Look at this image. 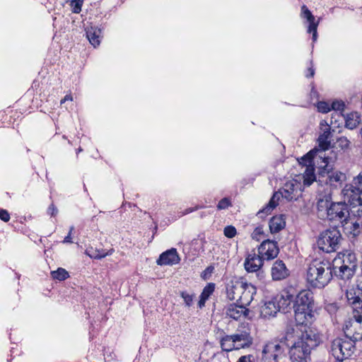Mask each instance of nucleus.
Listing matches in <instances>:
<instances>
[{
  "label": "nucleus",
  "instance_id": "nucleus-23",
  "mask_svg": "<svg viewBox=\"0 0 362 362\" xmlns=\"http://www.w3.org/2000/svg\"><path fill=\"white\" fill-rule=\"evenodd\" d=\"M302 160L305 161L306 165L305 170L303 173V183L304 185L310 186L314 181L316 180L315 175V169L313 165H311L310 158H302Z\"/></svg>",
  "mask_w": 362,
  "mask_h": 362
},
{
  "label": "nucleus",
  "instance_id": "nucleus-41",
  "mask_svg": "<svg viewBox=\"0 0 362 362\" xmlns=\"http://www.w3.org/2000/svg\"><path fill=\"white\" fill-rule=\"evenodd\" d=\"M351 230L355 235H362V221L361 223L355 222L352 224Z\"/></svg>",
  "mask_w": 362,
  "mask_h": 362
},
{
  "label": "nucleus",
  "instance_id": "nucleus-14",
  "mask_svg": "<svg viewBox=\"0 0 362 362\" xmlns=\"http://www.w3.org/2000/svg\"><path fill=\"white\" fill-rule=\"evenodd\" d=\"M273 300L279 311L286 313L291 308V303H293V296L289 291L284 290L273 298Z\"/></svg>",
  "mask_w": 362,
  "mask_h": 362
},
{
  "label": "nucleus",
  "instance_id": "nucleus-3",
  "mask_svg": "<svg viewBox=\"0 0 362 362\" xmlns=\"http://www.w3.org/2000/svg\"><path fill=\"white\" fill-rule=\"evenodd\" d=\"M320 344V337L313 331H305L294 341L289 350L291 362H309L310 352Z\"/></svg>",
  "mask_w": 362,
  "mask_h": 362
},
{
  "label": "nucleus",
  "instance_id": "nucleus-9",
  "mask_svg": "<svg viewBox=\"0 0 362 362\" xmlns=\"http://www.w3.org/2000/svg\"><path fill=\"white\" fill-rule=\"evenodd\" d=\"M325 165L322 168L320 175L322 177L327 174L326 183L334 185L336 183L342 184L346 179L344 173L339 171H332V166L330 165V158L328 157L323 158Z\"/></svg>",
  "mask_w": 362,
  "mask_h": 362
},
{
  "label": "nucleus",
  "instance_id": "nucleus-22",
  "mask_svg": "<svg viewBox=\"0 0 362 362\" xmlns=\"http://www.w3.org/2000/svg\"><path fill=\"white\" fill-rule=\"evenodd\" d=\"M301 9L303 17L305 18L309 22L308 32L313 34V40L315 42L317 37V28L318 23L315 22L314 16L305 5L302 6Z\"/></svg>",
  "mask_w": 362,
  "mask_h": 362
},
{
  "label": "nucleus",
  "instance_id": "nucleus-34",
  "mask_svg": "<svg viewBox=\"0 0 362 362\" xmlns=\"http://www.w3.org/2000/svg\"><path fill=\"white\" fill-rule=\"evenodd\" d=\"M337 144L341 149L346 150L349 148L350 141L345 136H341L337 139Z\"/></svg>",
  "mask_w": 362,
  "mask_h": 362
},
{
  "label": "nucleus",
  "instance_id": "nucleus-26",
  "mask_svg": "<svg viewBox=\"0 0 362 362\" xmlns=\"http://www.w3.org/2000/svg\"><path fill=\"white\" fill-rule=\"evenodd\" d=\"M286 221L283 216H276L269 221V229L272 233H276L284 228Z\"/></svg>",
  "mask_w": 362,
  "mask_h": 362
},
{
  "label": "nucleus",
  "instance_id": "nucleus-50",
  "mask_svg": "<svg viewBox=\"0 0 362 362\" xmlns=\"http://www.w3.org/2000/svg\"><path fill=\"white\" fill-rule=\"evenodd\" d=\"M74 230V226H71V228L69 229V232L68 234L71 235V233L73 232Z\"/></svg>",
  "mask_w": 362,
  "mask_h": 362
},
{
  "label": "nucleus",
  "instance_id": "nucleus-24",
  "mask_svg": "<svg viewBox=\"0 0 362 362\" xmlns=\"http://www.w3.org/2000/svg\"><path fill=\"white\" fill-rule=\"evenodd\" d=\"M333 271L338 278L343 280H349L354 275L356 269L347 266L340 265L337 267L336 265L332 267V272Z\"/></svg>",
  "mask_w": 362,
  "mask_h": 362
},
{
  "label": "nucleus",
  "instance_id": "nucleus-42",
  "mask_svg": "<svg viewBox=\"0 0 362 362\" xmlns=\"http://www.w3.org/2000/svg\"><path fill=\"white\" fill-rule=\"evenodd\" d=\"M331 110H343L344 107V103L342 101H334L331 105Z\"/></svg>",
  "mask_w": 362,
  "mask_h": 362
},
{
  "label": "nucleus",
  "instance_id": "nucleus-20",
  "mask_svg": "<svg viewBox=\"0 0 362 362\" xmlns=\"http://www.w3.org/2000/svg\"><path fill=\"white\" fill-rule=\"evenodd\" d=\"M340 262L341 265L350 267L353 269H356L357 259L355 253L351 251L346 250L344 253H340L338 255V258L334 259L336 264Z\"/></svg>",
  "mask_w": 362,
  "mask_h": 362
},
{
  "label": "nucleus",
  "instance_id": "nucleus-38",
  "mask_svg": "<svg viewBox=\"0 0 362 362\" xmlns=\"http://www.w3.org/2000/svg\"><path fill=\"white\" fill-rule=\"evenodd\" d=\"M352 184L362 192V170L353 178Z\"/></svg>",
  "mask_w": 362,
  "mask_h": 362
},
{
  "label": "nucleus",
  "instance_id": "nucleus-13",
  "mask_svg": "<svg viewBox=\"0 0 362 362\" xmlns=\"http://www.w3.org/2000/svg\"><path fill=\"white\" fill-rule=\"evenodd\" d=\"M279 250L277 243L274 240H265L258 247V253L264 259H272L275 258L279 254Z\"/></svg>",
  "mask_w": 362,
  "mask_h": 362
},
{
  "label": "nucleus",
  "instance_id": "nucleus-39",
  "mask_svg": "<svg viewBox=\"0 0 362 362\" xmlns=\"http://www.w3.org/2000/svg\"><path fill=\"white\" fill-rule=\"evenodd\" d=\"M319 112L327 113L331 110V107L329 103L326 102H319L317 105Z\"/></svg>",
  "mask_w": 362,
  "mask_h": 362
},
{
  "label": "nucleus",
  "instance_id": "nucleus-36",
  "mask_svg": "<svg viewBox=\"0 0 362 362\" xmlns=\"http://www.w3.org/2000/svg\"><path fill=\"white\" fill-rule=\"evenodd\" d=\"M83 5V0H74L71 2L72 12L74 13H79L81 11Z\"/></svg>",
  "mask_w": 362,
  "mask_h": 362
},
{
  "label": "nucleus",
  "instance_id": "nucleus-15",
  "mask_svg": "<svg viewBox=\"0 0 362 362\" xmlns=\"http://www.w3.org/2000/svg\"><path fill=\"white\" fill-rule=\"evenodd\" d=\"M300 184L296 180H289L279 190L281 197L290 202L296 199Z\"/></svg>",
  "mask_w": 362,
  "mask_h": 362
},
{
  "label": "nucleus",
  "instance_id": "nucleus-48",
  "mask_svg": "<svg viewBox=\"0 0 362 362\" xmlns=\"http://www.w3.org/2000/svg\"><path fill=\"white\" fill-rule=\"evenodd\" d=\"M67 100H72L71 95H65L64 98L63 99H62L61 104H63L64 103H65Z\"/></svg>",
  "mask_w": 362,
  "mask_h": 362
},
{
  "label": "nucleus",
  "instance_id": "nucleus-25",
  "mask_svg": "<svg viewBox=\"0 0 362 362\" xmlns=\"http://www.w3.org/2000/svg\"><path fill=\"white\" fill-rule=\"evenodd\" d=\"M278 312L279 311L276 303L274 302L273 298L265 302V303L261 307L260 310L261 316L264 318L274 317Z\"/></svg>",
  "mask_w": 362,
  "mask_h": 362
},
{
  "label": "nucleus",
  "instance_id": "nucleus-17",
  "mask_svg": "<svg viewBox=\"0 0 362 362\" xmlns=\"http://www.w3.org/2000/svg\"><path fill=\"white\" fill-rule=\"evenodd\" d=\"M249 313V310L243 305H237L232 303L226 308V315L227 317L239 320L245 317Z\"/></svg>",
  "mask_w": 362,
  "mask_h": 362
},
{
  "label": "nucleus",
  "instance_id": "nucleus-47",
  "mask_svg": "<svg viewBox=\"0 0 362 362\" xmlns=\"http://www.w3.org/2000/svg\"><path fill=\"white\" fill-rule=\"evenodd\" d=\"M71 235L70 234H68L64 239L63 240V243H73L72 240H71Z\"/></svg>",
  "mask_w": 362,
  "mask_h": 362
},
{
  "label": "nucleus",
  "instance_id": "nucleus-1",
  "mask_svg": "<svg viewBox=\"0 0 362 362\" xmlns=\"http://www.w3.org/2000/svg\"><path fill=\"white\" fill-rule=\"evenodd\" d=\"M349 323L350 327L346 325L345 337L335 339L331 346L332 355L340 361L350 357L355 351V342L362 340V332L355 330L358 326L356 325V321Z\"/></svg>",
  "mask_w": 362,
  "mask_h": 362
},
{
  "label": "nucleus",
  "instance_id": "nucleus-43",
  "mask_svg": "<svg viewBox=\"0 0 362 362\" xmlns=\"http://www.w3.org/2000/svg\"><path fill=\"white\" fill-rule=\"evenodd\" d=\"M0 218L4 222H7L10 219V215L6 210H0Z\"/></svg>",
  "mask_w": 362,
  "mask_h": 362
},
{
  "label": "nucleus",
  "instance_id": "nucleus-32",
  "mask_svg": "<svg viewBox=\"0 0 362 362\" xmlns=\"http://www.w3.org/2000/svg\"><path fill=\"white\" fill-rule=\"evenodd\" d=\"M51 276L53 279L59 281H64L69 276L68 272L63 268H58L56 271H52Z\"/></svg>",
  "mask_w": 362,
  "mask_h": 362
},
{
  "label": "nucleus",
  "instance_id": "nucleus-44",
  "mask_svg": "<svg viewBox=\"0 0 362 362\" xmlns=\"http://www.w3.org/2000/svg\"><path fill=\"white\" fill-rule=\"evenodd\" d=\"M237 362H254V356L252 355H246L241 356Z\"/></svg>",
  "mask_w": 362,
  "mask_h": 362
},
{
  "label": "nucleus",
  "instance_id": "nucleus-49",
  "mask_svg": "<svg viewBox=\"0 0 362 362\" xmlns=\"http://www.w3.org/2000/svg\"><path fill=\"white\" fill-rule=\"evenodd\" d=\"M198 208H199L198 206H197L195 208H188V209H185V212L183 213V215L189 214V213L194 211V210H197Z\"/></svg>",
  "mask_w": 362,
  "mask_h": 362
},
{
  "label": "nucleus",
  "instance_id": "nucleus-27",
  "mask_svg": "<svg viewBox=\"0 0 362 362\" xmlns=\"http://www.w3.org/2000/svg\"><path fill=\"white\" fill-rule=\"evenodd\" d=\"M100 30L97 28H93L88 29L86 31L87 37L90 42V43L94 47H96L100 45Z\"/></svg>",
  "mask_w": 362,
  "mask_h": 362
},
{
  "label": "nucleus",
  "instance_id": "nucleus-2",
  "mask_svg": "<svg viewBox=\"0 0 362 362\" xmlns=\"http://www.w3.org/2000/svg\"><path fill=\"white\" fill-rule=\"evenodd\" d=\"M317 214L322 220L339 221L342 222L349 216L346 203L332 202L331 194H319L317 202Z\"/></svg>",
  "mask_w": 362,
  "mask_h": 362
},
{
  "label": "nucleus",
  "instance_id": "nucleus-45",
  "mask_svg": "<svg viewBox=\"0 0 362 362\" xmlns=\"http://www.w3.org/2000/svg\"><path fill=\"white\" fill-rule=\"evenodd\" d=\"M48 214H50L52 216H55L57 214V209L56 206L52 204L49 208H48Z\"/></svg>",
  "mask_w": 362,
  "mask_h": 362
},
{
  "label": "nucleus",
  "instance_id": "nucleus-5",
  "mask_svg": "<svg viewBox=\"0 0 362 362\" xmlns=\"http://www.w3.org/2000/svg\"><path fill=\"white\" fill-rule=\"evenodd\" d=\"M332 276V265L327 260L315 259L310 263L307 269L306 280L313 288H324Z\"/></svg>",
  "mask_w": 362,
  "mask_h": 362
},
{
  "label": "nucleus",
  "instance_id": "nucleus-21",
  "mask_svg": "<svg viewBox=\"0 0 362 362\" xmlns=\"http://www.w3.org/2000/svg\"><path fill=\"white\" fill-rule=\"evenodd\" d=\"M257 288L251 284H247L246 282V286H244L243 291L241 293V296H240V299L238 303L240 304L243 305L244 306H247L252 301L254 296L256 294Z\"/></svg>",
  "mask_w": 362,
  "mask_h": 362
},
{
  "label": "nucleus",
  "instance_id": "nucleus-10",
  "mask_svg": "<svg viewBox=\"0 0 362 362\" xmlns=\"http://www.w3.org/2000/svg\"><path fill=\"white\" fill-rule=\"evenodd\" d=\"M361 192L353 184H346L341 190V195L344 199L343 202H348L353 206H362V199Z\"/></svg>",
  "mask_w": 362,
  "mask_h": 362
},
{
  "label": "nucleus",
  "instance_id": "nucleus-6",
  "mask_svg": "<svg viewBox=\"0 0 362 362\" xmlns=\"http://www.w3.org/2000/svg\"><path fill=\"white\" fill-rule=\"evenodd\" d=\"M253 340L250 334L245 331L225 335L220 339L221 348L226 352L249 348Z\"/></svg>",
  "mask_w": 362,
  "mask_h": 362
},
{
  "label": "nucleus",
  "instance_id": "nucleus-33",
  "mask_svg": "<svg viewBox=\"0 0 362 362\" xmlns=\"http://www.w3.org/2000/svg\"><path fill=\"white\" fill-rule=\"evenodd\" d=\"M180 296L183 298L186 306H192L194 298V294L189 293L187 291H182L180 292Z\"/></svg>",
  "mask_w": 362,
  "mask_h": 362
},
{
  "label": "nucleus",
  "instance_id": "nucleus-30",
  "mask_svg": "<svg viewBox=\"0 0 362 362\" xmlns=\"http://www.w3.org/2000/svg\"><path fill=\"white\" fill-rule=\"evenodd\" d=\"M281 197V195L279 191L274 193V194L272 197V198L270 199L268 204L262 211H259V214L270 213L271 211H272L279 204V201Z\"/></svg>",
  "mask_w": 362,
  "mask_h": 362
},
{
  "label": "nucleus",
  "instance_id": "nucleus-18",
  "mask_svg": "<svg viewBox=\"0 0 362 362\" xmlns=\"http://www.w3.org/2000/svg\"><path fill=\"white\" fill-rule=\"evenodd\" d=\"M263 259H264L258 253L253 252L246 257L244 263L245 268L248 272H255L258 271L263 265Z\"/></svg>",
  "mask_w": 362,
  "mask_h": 362
},
{
  "label": "nucleus",
  "instance_id": "nucleus-37",
  "mask_svg": "<svg viewBox=\"0 0 362 362\" xmlns=\"http://www.w3.org/2000/svg\"><path fill=\"white\" fill-rule=\"evenodd\" d=\"M264 235L263 228L261 226L257 227L254 231L252 232L251 237L253 240H256L257 241L260 240L262 236Z\"/></svg>",
  "mask_w": 362,
  "mask_h": 362
},
{
  "label": "nucleus",
  "instance_id": "nucleus-12",
  "mask_svg": "<svg viewBox=\"0 0 362 362\" xmlns=\"http://www.w3.org/2000/svg\"><path fill=\"white\" fill-rule=\"evenodd\" d=\"M246 286V281L243 279H233L227 284L226 286V294L227 297L230 300L239 301L240 296L244 286Z\"/></svg>",
  "mask_w": 362,
  "mask_h": 362
},
{
  "label": "nucleus",
  "instance_id": "nucleus-35",
  "mask_svg": "<svg viewBox=\"0 0 362 362\" xmlns=\"http://www.w3.org/2000/svg\"><path fill=\"white\" fill-rule=\"evenodd\" d=\"M224 235L228 238H234L237 234L235 228L233 226H228L223 230Z\"/></svg>",
  "mask_w": 362,
  "mask_h": 362
},
{
  "label": "nucleus",
  "instance_id": "nucleus-28",
  "mask_svg": "<svg viewBox=\"0 0 362 362\" xmlns=\"http://www.w3.org/2000/svg\"><path fill=\"white\" fill-rule=\"evenodd\" d=\"M215 289V284L213 283L208 284L203 289L200 299L199 300V307L202 308L205 305V303L209 297L214 293Z\"/></svg>",
  "mask_w": 362,
  "mask_h": 362
},
{
  "label": "nucleus",
  "instance_id": "nucleus-19",
  "mask_svg": "<svg viewBox=\"0 0 362 362\" xmlns=\"http://www.w3.org/2000/svg\"><path fill=\"white\" fill-rule=\"evenodd\" d=\"M180 259L176 249L172 248L163 252L156 262L158 265H173L177 264Z\"/></svg>",
  "mask_w": 362,
  "mask_h": 362
},
{
  "label": "nucleus",
  "instance_id": "nucleus-46",
  "mask_svg": "<svg viewBox=\"0 0 362 362\" xmlns=\"http://www.w3.org/2000/svg\"><path fill=\"white\" fill-rule=\"evenodd\" d=\"M311 66L308 69V74H306L307 77H313L315 75V69H313V62L310 61Z\"/></svg>",
  "mask_w": 362,
  "mask_h": 362
},
{
  "label": "nucleus",
  "instance_id": "nucleus-8",
  "mask_svg": "<svg viewBox=\"0 0 362 362\" xmlns=\"http://www.w3.org/2000/svg\"><path fill=\"white\" fill-rule=\"evenodd\" d=\"M357 288L351 287L346 290V298L349 305L352 308L353 319L356 321V325L362 322V278L357 284Z\"/></svg>",
  "mask_w": 362,
  "mask_h": 362
},
{
  "label": "nucleus",
  "instance_id": "nucleus-7",
  "mask_svg": "<svg viewBox=\"0 0 362 362\" xmlns=\"http://www.w3.org/2000/svg\"><path fill=\"white\" fill-rule=\"evenodd\" d=\"M342 237L337 228H332L322 231L317 239V245L320 250L330 253L339 248Z\"/></svg>",
  "mask_w": 362,
  "mask_h": 362
},
{
  "label": "nucleus",
  "instance_id": "nucleus-16",
  "mask_svg": "<svg viewBox=\"0 0 362 362\" xmlns=\"http://www.w3.org/2000/svg\"><path fill=\"white\" fill-rule=\"evenodd\" d=\"M271 275L274 281H281L290 275V271L282 260L277 259L272 267Z\"/></svg>",
  "mask_w": 362,
  "mask_h": 362
},
{
  "label": "nucleus",
  "instance_id": "nucleus-40",
  "mask_svg": "<svg viewBox=\"0 0 362 362\" xmlns=\"http://www.w3.org/2000/svg\"><path fill=\"white\" fill-rule=\"evenodd\" d=\"M231 205L230 201L228 198H223L221 199L217 205V208L219 210L226 209Z\"/></svg>",
  "mask_w": 362,
  "mask_h": 362
},
{
  "label": "nucleus",
  "instance_id": "nucleus-29",
  "mask_svg": "<svg viewBox=\"0 0 362 362\" xmlns=\"http://www.w3.org/2000/svg\"><path fill=\"white\" fill-rule=\"evenodd\" d=\"M360 121V115L358 112H351L346 115L345 126L350 129H354L359 124Z\"/></svg>",
  "mask_w": 362,
  "mask_h": 362
},
{
  "label": "nucleus",
  "instance_id": "nucleus-31",
  "mask_svg": "<svg viewBox=\"0 0 362 362\" xmlns=\"http://www.w3.org/2000/svg\"><path fill=\"white\" fill-rule=\"evenodd\" d=\"M111 253V252H105L103 250H93V248L86 250V254L94 259H101Z\"/></svg>",
  "mask_w": 362,
  "mask_h": 362
},
{
  "label": "nucleus",
  "instance_id": "nucleus-11",
  "mask_svg": "<svg viewBox=\"0 0 362 362\" xmlns=\"http://www.w3.org/2000/svg\"><path fill=\"white\" fill-rule=\"evenodd\" d=\"M332 132L330 125L326 120H322L320 123V135L317 139L318 146L322 151H326L329 148Z\"/></svg>",
  "mask_w": 362,
  "mask_h": 362
},
{
  "label": "nucleus",
  "instance_id": "nucleus-4",
  "mask_svg": "<svg viewBox=\"0 0 362 362\" xmlns=\"http://www.w3.org/2000/svg\"><path fill=\"white\" fill-rule=\"evenodd\" d=\"M314 296L310 290L300 291L293 299L295 320L298 324H310L314 320Z\"/></svg>",
  "mask_w": 362,
  "mask_h": 362
}]
</instances>
